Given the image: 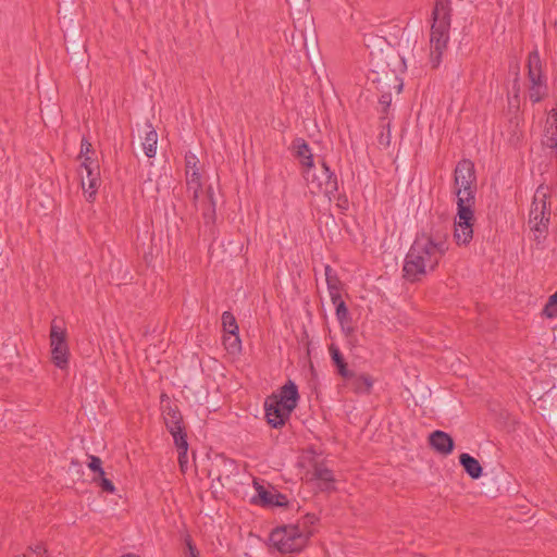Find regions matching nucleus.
Returning <instances> with one entry per match:
<instances>
[{
  "label": "nucleus",
  "instance_id": "39448f33",
  "mask_svg": "<svg viewBox=\"0 0 557 557\" xmlns=\"http://www.w3.org/2000/svg\"><path fill=\"white\" fill-rule=\"evenodd\" d=\"M476 190L474 163L470 159H461L454 171V194L457 197V205L463 201L466 206H474Z\"/></svg>",
  "mask_w": 557,
  "mask_h": 557
},
{
  "label": "nucleus",
  "instance_id": "dca6fc26",
  "mask_svg": "<svg viewBox=\"0 0 557 557\" xmlns=\"http://www.w3.org/2000/svg\"><path fill=\"white\" fill-rule=\"evenodd\" d=\"M216 202L214 199V190L210 185L206 189V197L202 201V219L203 225L206 227L205 233L208 236L215 240L216 238V228H215V220H216Z\"/></svg>",
  "mask_w": 557,
  "mask_h": 557
},
{
  "label": "nucleus",
  "instance_id": "2f4dec72",
  "mask_svg": "<svg viewBox=\"0 0 557 557\" xmlns=\"http://www.w3.org/2000/svg\"><path fill=\"white\" fill-rule=\"evenodd\" d=\"M223 345L231 355H238L242 351V341L238 333L236 335L224 334Z\"/></svg>",
  "mask_w": 557,
  "mask_h": 557
},
{
  "label": "nucleus",
  "instance_id": "f704fd0d",
  "mask_svg": "<svg viewBox=\"0 0 557 557\" xmlns=\"http://www.w3.org/2000/svg\"><path fill=\"white\" fill-rule=\"evenodd\" d=\"M319 521V518L314 513H306L302 517L300 525L301 531H312L310 528Z\"/></svg>",
  "mask_w": 557,
  "mask_h": 557
},
{
  "label": "nucleus",
  "instance_id": "a211bd4d",
  "mask_svg": "<svg viewBox=\"0 0 557 557\" xmlns=\"http://www.w3.org/2000/svg\"><path fill=\"white\" fill-rule=\"evenodd\" d=\"M542 146L550 149L552 153L557 156V109H552L545 122L542 137Z\"/></svg>",
  "mask_w": 557,
  "mask_h": 557
},
{
  "label": "nucleus",
  "instance_id": "72a5a7b5",
  "mask_svg": "<svg viewBox=\"0 0 557 557\" xmlns=\"http://www.w3.org/2000/svg\"><path fill=\"white\" fill-rule=\"evenodd\" d=\"M542 317L554 319L557 317V290L552 294L541 312Z\"/></svg>",
  "mask_w": 557,
  "mask_h": 557
},
{
  "label": "nucleus",
  "instance_id": "b1692460",
  "mask_svg": "<svg viewBox=\"0 0 557 557\" xmlns=\"http://www.w3.org/2000/svg\"><path fill=\"white\" fill-rule=\"evenodd\" d=\"M81 176H83V174H81ZM86 177H87V182H88V188L87 189L85 188L84 177H82V188L84 189L87 201L91 202L95 200V197L97 195L98 187H99V181H100L99 168L88 169V171H86Z\"/></svg>",
  "mask_w": 557,
  "mask_h": 557
},
{
  "label": "nucleus",
  "instance_id": "f257e3e1",
  "mask_svg": "<svg viewBox=\"0 0 557 557\" xmlns=\"http://www.w3.org/2000/svg\"><path fill=\"white\" fill-rule=\"evenodd\" d=\"M445 253L429 248L420 240L413 239L403 264V278L410 283H420L430 273H433Z\"/></svg>",
  "mask_w": 557,
  "mask_h": 557
},
{
  "label": "nucleus",
  "instance_id": "6e6552de",
  "mask_svg": "<svg viewBox=\"0 0 557 557\" xmlns=\"http://www.w3.org/2000/svg\"><path fill=\"white\" fill-rule=\"evenodd\" d=\"M304 177L308 184L312 185L319 193H323L331 198L338 190V182L336 174L331 171L325 160L321 161L319 173L313 170L305 169Z\"/></svg>",
  "mask_w": 557,
  "mask_h": 557
},
{
  "label": "nucleus",
  "instance_id": "0eeeda50",
  "mask_svg": "<svg viewBox=\"0 0 557 557\" xmlns=\"http://www.w3.org/2000/svg\"><path fill=\"white\" fill-rule=\"evenodd\" d=\"M527 66L528 78L531 83L529 97L533 103H537L543 100L547 90V86L546 77L543 73L542 61L536 48L529 53Z\"/></svg>",
  "mask_w": 557,
  "mask_h": 557
},
{
  "label": "nucleus",
  "instance_id": "4468645a",
  "mask_svg": "<svg viewBox=\"0 0 557 557\" xmlns=\"http://www.w3.org/2000/svg\"><path fill=\"white\" fill-rule=\"evenodd\" d=\"M162 417L166 430L173 436V441H176L180 435L187 438L183 414L177 405H163Z\"/></svg>",
  "mask_w": 557,
  "mask_h": 557
},
{
  "label": "nucleus",
  "instance_id": "9b49d317",
  "mask_svg": "<svg viewBox=\"0 0 557 557\" xmlns=\"http://www.w3.org/2000/svg\"><path fill=\"white\" fill-rule=\"evenodd\" d=\"M373 72L375 77L372 78V84L377 91L382 92L379 98V102L383 107L382 115L387 116V110L392 103V95L389 91H385V88H389L392 83H397L394 87L397 88V92H400L403 89V81L396 75L394 70L386 71L379 66V70Z\"/></svg>",
  "mask_w": 557,
  "mask_h": 557
},
{
  "label": "nucleus",
  "instance_id": "c9c22d12",
  "mask_svg": "<svg viewBox=\"0 0 557 557\" xmlns=\"http://www.w3.org/2000/svg\"><path fill=\"white\" fill-rule=\"evenodd\" d=\"M184 542L186 546V557H200L199 550L189 534L185 536Z\"/></svg>",
  "mask_w": 557,
  "mask_h": 557
},
{
  "label": "nucleus",
  "instance_id": "37998d69",
  "mask_svg": "<svg viewBox=\"0 0 557 557\" xmlns=\"http://www.w3.org/2000/svg\"><path fill=\"white\" fill-rule=\"evenodd\" d=\"M509 140L510 143L517 145L521 140V135H517L515 131Z\"/></svg>",
  "mask_w": 557,
  "mask_h": 557
},
{
  "label": "nucleus",
  "instance_id": "423d86ee",
  "mask_svg": "<svg viewBox=\"0 0 557 557\" xmlns=\"http://www.w3.org/2000/svg\"><path fill=\"white\" fill-rule=\"evenodd\" d=\"M448 227L444 218L438 216L437 221H431L429 228H421L417 232L414 239L420 240L422 244L429 246L440 253H446L448 250Z\"/></svg>",
  "mask_w": 557,
  "mask_h": 557
},
{
  "label": "nucleus",
  "instance_id": "f8f14e48",
  "mask_svg": "<svg viewBox=\"0 0 557 557\" xmlns=\"http://www.w3.org/2000/svg\"><path fill=\"white\" fill-rule=\"evenodd\" d=\"M253 486L257 493L251 497L250 504L261 506L263 508H288L289 500L287 499V496L275 490L273 486H271V490L265 488L257 480H253Z\"/></svg>",
  "mask_w": 557,
  "mask_h": 557
},
{
  "label": "nucleus",
  "instance_id": "f03ea898",
  "mask_svg": "<svg viewBox=\"0 0 557 557\" xmlns=\"http://www.w3.org/2000/svg\"><path fill=\"white\" fill-rule=\"evenodd\" d=\"M298 386L288 380L280 387L277 394H272L264 401V417L272 429H282L289 420L299 401Z\"/></svg>",
  "mask_w": 557,
  "mask_h": 557
},
{
  "label": "nucleus",
  "instance_id": "9d476101",
  "mask_svg": "<svg viewBox=\"0 0 557 557\" xmlns=\"http://www.w3.org/2000/svg\"><path fill=\"white\" fill-rule=\"evenodd\" d=\"M474 206H466L463 201L457 205L454 238L456 244L467 246L473 238Z\"/></svg>",
  "mask_w": 557,
  "mask_h": 557
},
{
  "label": "nucleus",
  "instance_id": "aec40b11",
  "mask_svg": "<svg viewBox=\"0 0 557 557\" xmlns=\"http://www.w3.org/2000/svg\"><path fill=\"white\" fill-rule=\"evenodd\" d=\"M430 446L438 454L448 456L454 451L455 441L448 433L435 430L429 435Z\"/></svg>",
  "mask_w": 557,
  "mask_h": 557
},
{
  "label": "nucleus",
  "instance_id": "cd10ccee",
  "mask_svg": "<svg viewBox=\"0 0 557 557\" xmlns=\"http://www.w3.org/2000/svg\"><path fill=\"white\" fill-rule=\"evenodd\" d=\"M331 300L335 306V315L339 325H344V322H352L348 308L342 296H334Z\"/></svg>",
  "mask_w": 557,
  "mask_h": 557
},
{
  "label": "nucleus",
  "instance_id": "ddd939ff",
  "mask_svg": "<svg viewBox=\"0 0 557 557\" xmlns=\"http://www.w3.org/2000/svg\"><path fill=\"white\" fill-rule=\"evenodd\" d=\"M236 469L235 461L227 458L224 454H216L210 459L207 476L212 480L211 487L214 482L220 486H224V480H228Z\"/></svg>",
  "mask_w": 557,
  "mask_h": 557
},
{
  "label": "nucleus",
  "instance_id": "c85d7f7f",
  "mask_svg": "<svg viewBox=\"0 0 557 557\" xmlns=\"http://www.w3.org/2000/svg\"><path fill=\"white\" fill-rule=\"evenodd\" d=\"M148 127L150 129L146 133L145 141L143 143V148L145 154L148 158H153L157 152L158 134L156 129L151 126V124H148Z\"/></svg>",
  "mask_w": 557,
  "mask_h": 557
},
{
  "label": "nucleus",
  "instance_id": "6ab92c4d",
  "mask_svg": "<svg viewBox=\"0 0 557 557\" xmlns=\"http://www.w3.org/2000/svg\"><path fill=\"white\" fill-rule=\"evenodd\" d=\"M312 479L318 481V487L321 492L332 493L336 491L334 473L324 463H314Z\"/></svg>",
  "mask_w": 557,
  "mask_h": 557
},
{
  "label": "nucleus",
  "instance_id": "e433bc0d",
  "mask_svg": "<svg viewBox=\"0 0 557 557\" xmlns=\"http://www.w3.org/2000/svg\"><path fill=\"white\" fill-rule=\"evenodd\" d=\"M197 163H198V158L194 153H191V152L186 153V156H185L186 170L193 171L194 169H197V166H196Z\"/></svg>",
  "mask_w": 557,
  "mask_h": 557
},
{
  "label": "nucleus",
  "instance_id": "a878e982",
  "mask_svg": "<svg viewBox=\"0 0 557 557\" xmlns=\"http://www.w3.org/2000/svg\"><path fill=\"white\" fill-rule=\"evenodd\" d=\"M186 185L187 190L193 191L191 199L196 202L202 189L201 176L198 169H194L193 171L186 170Z\"/></svg>",
  "mask_w": 557,
  "mask_h": 557
},
{
  "label": "nucleus",
  "instance_id": "79ce46f5",
  "mask_svg": "<svg viewBox=\"0 0 557 557\" xmlns=\"http://www.w3.org/2000/svg\"><path fill=\"white\" fill-rule=\"evenodd\" d=\"M160 405H161V411H163V405H175V404L170 399L168 394L162 393L160 395Z\"/></svg>",
  "mask_w": 557,
  "mask_h": 557
},
{
  "label": "nucleus",
  "instance_id": "4be33fe9",
  "mask_svg": "<svg viewBox=\"0 0 557 557\" xmlns=\"http://www.w3.org/2000/svg\"><path fill=\"white\" fill-rule=\"evenodd\" d=\"M292 147L295 151V156L300 160L301 165L305 169L313 170V154L309 144L304 138L297 137L293 140Z\"/></svg>",
  "mask_w": 557,
  "mask_h": 557
},
{
  "label": "nucleus",
  "instance_id": "20e7f679",
  "mask_svg": "<svg viewBox=\"0 0 557 557\" xmlns=\"http://www.w3.org/2000/svg\"><path fill=\"white\" fill-rule=\"evenodd\" d=\"M312 535L313 531H301L299 524H283L271 531L269 544L281 554H299Z\"/></svg>",
  "mask_w": 557,
  "mask_h": 557
},
{
  "label": "nucleus",
  "instance_id": "7c9ffc66",
  "mask_svg": "<svg viewBox=\"0 0 557 557\" xmlns=\"http://www.w3.org/2000/svg\"><path fill=\"white\" fill-rule=\"evenodd\" d=\"M221 320L224 334L236 335L239 333L236 318L231 311H224Z\"/></svg>",
  "mask_w": 557,
  "mask_h": 557
},
{
  "label": "nucleus",
  "instance_id": "c03bdc74",
  "mask_svg": "<svg viewBox=\"0 0 557 557\" xmlns=\"http://www.w3.org/2000/svg\"><path fill=\"white\" fill-rule=\"evenodd\" d=\"M41 549H42L41 545H37L36 548L34 549V552L39 554Z\"/></svg>",
  "mask_w": 557,
  "mask_h": 557
},
{
  "label": "nucleus",
  "instance_id": "f3484780",
  "mask_svg": "<svg viewBox=\"0 0 557 557\" xmlns=\"http://www.w3.org/2000/svg\"><path fill=\"white\" fill-rule=\"evenodd\" d=\"M87 456L89 459L87 466L89 470L95 474L92 482L97 483L103 492L113 494L115 492V485L110 479L106 476L101 458L95 455Z\"/></svg>",
  "mask_w": 557,
  "mask_h": 557
},
{
  "label": "nucleus",
  "instance_id": "c756f323",
  "mask_svg": "<svg viewBox=\"0 0 557 557\" xmlns=\"http://www.w3.org/2000/svg\"><path fill=\"white\" fill-rule=\"evenodd\" d=\"M174 445L178 453L180 468L184 472L185 468L187 467V463H188L187 451H188L189 445H188L187 438H183V436L180 435L178 438L176 437V441H174Z\"/></svg>",
  "mask_w": 557,
  "mask_h": 557
},
{
  "label": "nucleus",
  "instance_id": "4c0bfd02",
  "mask_svg": "<svg viewBox=\"0 0 557 557\" xmlns=\"http://www.w3.org/2000/svg\"><path fill=\"white\" fill-rule=\"evenodd\" d=\"M84 160L81 164V168H83L85 171H88V169L92 168H99V164L97 161H95L90 156H84L82 157Z\"/></svg>",
  "mask_w": 557,
  "mask_h": 557
},
{
  "label": "nucleus",
  "instance_id": "a19ab883",
  "mask_svg": "<svg viewBox=\"0 0 557 557\" xmlns=\"http://www.w3.org/2000/svg\"><path fill=\"white\" fill-rule=\"evenodd\" d=\"M337 207L341 208L343 211L348 210L349 201L345 194H339L337 196Z\"/></svg>",
  "mask_w": 557,
  "mask_h": 557
},
{
  "label": "nucleus",
  "instance_id": "1a4fd4ad",
  "mask_svg": "<svg viewBox=\"0 0 557 557\" xmlns=\"http://www.w3.org/2000/svg\"><path fill=\"white\" fill-rule=\"evenodd\" d=\"M66 336V330L53 319L50 326L51 361L61 370L69 368L70 349Z\"/></svg>",
  "mask_w": 557,
  "mask_h": 557
},
{
  "label": "nucleus",
  "instance_id": "58836bf2",
  "mask_svg": "<svg viewBox=\"0 0 557 557\" xmlns=\"http://www.w3.org/2000/svg\"><path fill=\"white\" fill-rule=\"evenodd\" d=\"M341 329L345 336L348 338V342L351 344L355 333V329L351 326V322H344V325H341Z\"/></svg>",
  "mask_w": 557,
  "mask_h": 557
},
{
  "label": "nucleus",
  "instance_id": "7ed1b4c3",
  "mask_svg": "<svg viewBox=\"0 0 557 557\" xmlns=\"http://www.w3.org/2000/svg\"><path fill=\"white\" fill-rule=\"evenodd\" d=\"M450 17L451 8L449 5V0H436L432 12L433 23L430 34V61L434 69L438 67L441 64L443 52L447 48Z\"/></svg>",
  "mask_w": 557,
  "mask_h": 557
},
{
  "label": "nucleus",
  "instance_id": "5701e85b",
  "mask_svg": "<svg viewBox=\"0 0 557 557\" xmlns=\"http://www.w3.org/2000/svg\"><path fill=\"white\" fill-rule=\"evenodd\" d=\"M329 351L332 363L336 369V373L344 380H349L351 376H354V371L348 369V363L346 362L345 357L339 348L332 344L329 347Z\"/></svg>",
  "mask_w": 557,
  "mask_h": 557
},
{
  "label": "nucleus",
  "instance_id": "bb28decb",
  "mask_svg": "<svg viewBox=\"0 0 557 557\" xmlns=\"http://www.w3.org/2000/svg\"><path fill=\"white\" fill-rule=\"evenodd\" d=\"M324 271L330 297L333 298L334 296H341L339 289L342 287V282L336 272L329 264L325 265Z\"/></svg>",
  "mask_w": 557,
  "mask_h": 557
},
{
  "label": "nucleus",
  "instance_id": "412c9836",
  "mask_svg": "<svg viewBox=\"0 0 557 557\" xmlns=\"http://www.w3.org/2000/svg\"><path fill=\"white\" fill-rule=\"evenodd\" d=\"M346 381L349 383L351 391L357 395H370L375 382L374 377L366 372L360 374L354 372V376Z\"/></svg>",
  "mask_w": 557,
  "mask_h": 557
},
{
  "label": "nucleus",
  "instance_id": "2eb2a0df",
  "mask_svg": "<svg viewBox=\"0 0 557 557\" xmlns=\"http://www.w3.org/2000/svg\"><path fill=\"white\" fill-rule=\"evenodd\" d=\"M549 215H550V207L546 203L544 200L542 202V208H539V205L534 200L531 206L530 214H529V224L531 226V230L539 233V235L535 236V240L540 243V236L543 235V237H546L547 230H548V223H549Z\"/></svg>",
  "mask_w": 557,
  "mask_h": 557
},
{
  "label": "nucleus",
  "instance_id": "473e14b6",
  "mask_svg": "<svg viewBox=\"0 0 557 557\" xmlns=\"http://www.w3.org/2000/svg\"><path fill=\"white\" fill-rule=\"evenodd\" d=\"M380 127L381 133L377 136V141L380 145L384 147H388L391 144V122L387 120V116H380Z\"/></svg>",
  "mask_w": 557,
  "mask_h": 557
},
{
  "label": "nucleus",
  "instance_id": "ea45409f",
  "mask_svg": "<svg viewBox=\"0 0 557 557\" xmlns=\"http://www.w3.org/2000/svg\"><path fill=\"white\" fill-rule=\"evenodd\" d=\"M90 152H94L91 144L86 138H83L79 157L89 156Z\"/></svg>",
  "mask_w": 557,
  "mask_h": 557
},
{
  "label": "nucleus",
  "instance_id": "393cba45",
  "mask_svg": "<svg viewBox=\"0 0 557 557\" xmlns=\"http://www.w3.org/2000/svg\"><path fill=\"white\" fill-rule=\"evenodd\" d=\"M459 463L465 472L473 480H478L483 474V468L479 460L468 453L459 455Z\"/></svg>",
  "mask_w": 557,
  "mask_h": 557
}]
</instances>
